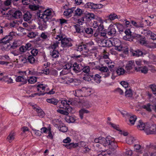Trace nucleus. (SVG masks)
Instances as JSON below:
<instances>
[{
	"label": "nucleus",
	"mask_w": 156,
	"mask_h": 156,
	"mask_svg": "<svg viewBox=\"0 0 156 156\" xmlns=\"http://www.w3.org/2000/svg\"><path fill=\"white\" fill-rule=\"evenodd\" d=\"M147 125V124H145L142 121L140 120L138 122V124L137 125V128L140 130H144L145 131V129L146 127V126Z\"/></svg>",
	"instance_id": "obj_17"
},
{
	"label": "nucleus",
	"mask_w": 156,
	"mask_h": 156,
	"mask_svg": "<svg viewBox=\"0 0 156 156\" xmlns=\"http://www.w3.org/2000/svg\"><path fill=\"white\" fill-rule=\"evenodd\" d=\"M83 33H86L88 34H93V30L92 28L90 27L85 28L83 29Z\"/></svg>",
	"instance_id": "obj_27"
},
{
	"label": "nucleus",
	"mask_w": 156,
	"mask_h": 156,
	"mask_svg": "<svg viewBox=\"0 0 156 156\" xmlns=\"http://www.w3.org/2000/svg\"><path fill=\"white\" fill-rule=\"evenodd\" d=\"M72 64L67 63L63 66V68L66 70H69L70 69L72 68Z\"/></svg>",
	"instance_id": "obj_54"
},
{
	"label": "nucleus",
	"mask_w": 156,
	"mask_h": 156,
	"mask_svg": "<svg viewBox=\"0 0 156 156\" xmlns=\"http://www.w3.org/2000/svg\"><path fill=\"white\" fill-rule=\"evenodd\" d=\"M125 72V70L122 68H118L116 70L115 73L119 75L123 74Z\"/></svg>",
	"instance_id": "obj_43"
},
{
	"label": "nucleus",
	"mask_w": 156,
	"mask_h": 156,
	"mask_svg": "<svg viewBox=\"0 0 156 156\" xmlns=\"http://www.w3.org/2000/svg\"><path fill=\"white\" fill-rule=\"evenodd\" d=\"M85 44L79 45L78 47L76 50L78 51H84L85 52Z\"/></svg>",
	"instance_id": "obj_40"
},
{
	"label": "nucleus",
	"mask_w": 156,
	"mask_h": 156,
	"mask_svg": "<svg viewBox=\"0 0 156 156\" xmlns=\"http://www.w3.org/2000/svg\"><path fill=\"white\" fill-rule=\"evenodd\" d=\"M135 71L137 72L145 74L147 73L148 69L147 67L146 66H143L137 67V68H135Z\"/></svg>",
	"instance_id": "obj_13"
},
{
	"label": "nucleus",
	"mask_w": 156,
	"mask_h": 156,
	"mask_svg": "<svg viewBox=\"0 0 156 156\" xmlns=\"http://www.w3.org/2000/svg\"><path fill=\"white\" fill-rule=\"evenodd\" d=\"M150 88L151 89L153 94H156V86L155 85H151L150 86Z\"/></svg>",
	"instance_id": "obj_58"
},
{
	"label": "nucleus",
	"mask_w": 156,
	"mask_h": 156,
	"mask_svg": "<svg viewBox=\"0 0 156 156\" xmlns=\"http://www.w3.org/2000/svg\"><path fill=\"white\" fill-rule=\"evenodd\" d=\"M63 145L68 149H71L72 148L76 147L78 146V143H72L69 144H64Z\"/></svg>",
	"instance_id": "obj_25"
},
{
	"label": "nucleus",
	"mask_w": 156,
	"mask_h": 156,
	"mask_svg": "<svg viewBox=\"0 0 156 156\" xmlns=\"http://www.w3.org/2000/svg\"><path fill=\"white\" fill-rule=\"evenodd\" d=\"M81 91L80 90H76L75 91V92L74 93V95L78 97H80L81 95L80 94Z\"/></svg>",
	"instance_id": "obj_60"
},
{
	"label": "nucleus",
	"mask_w": 156,
	"mask_h": 156,
	"mask_svg": "<svg viewBox=\"0 0 156 156\" xmlns=\"http://www.w3.org/2000/svg\"><path fill=\"white\" fill-rule=\"evenodd\" d=\"M38 35L37 32H30L28 34L27 36L31 38H34Z\"/></svg>",
	"instance_id": "obj_45"
},
{
	"label": "nucleus",
	"mask_w": 156,
	"mask_h": 156,
	"mask_svg": "<svg viewBox=\"0 0 156 156\" xmlns=\"http://www.w3.org/2000/svg\"><path fill=\"white\" fill-rule=\"evenodd\" d=\"M29 73L30 74L34 76H38L39 73L36 71L34 70L29 71Z\"/></svg>",
	"instance_id": "obj_64"
},
{
	"label": "nucleus",
	"mask_w": 156,
	"mask_h": 156,
	"mask_svg": "<svg viewBox=\"0 0 156 156\" xmlns=\"http://www.w3.org/2000/svg\"><path fill=\"white\" fill-rule=\"evenodd\" d=\"M83 14L82 10L80 9H77L75 11L74 16H81Z\"/></svg>",
	"instance_id": "obj_39"
},
{
	"label": "nucleus",
	"mask_w": 156,
	"mask_h": 156,
	"mask_svg": "<svg viewBox=\"0 0 156 156\" xmlns=\"http://www.w3.org/2000/svg\"><path fill=\"white\" fill-rule=\"evenodd\" d=\"M103 6L101 4H96L92 2H87L84 5L86 8L97 9L101 8Z\"/></svg>",
	"instance_id": "obj_9"
},
{
	"label": "nucleus",
	"mask_w": 156,
	"mask_h": 156,
	"mask_svg": "<svg viewBox=\"0 0 156 156\" xmlns=\"http://www.w3.org/2000/svg\"><path fill=\"white\" fill-rule=\"evenodd\" d=\"M137 67L135 66L134 61H129L127 63L125 68L126 70V72L129 73L130 72H132V71H131V70L133 69V71L135 70V68H137Z\"/></svg>",
	"instance_id": "obj_7"
},
{
	"label": "nucleus",
	"mask_w": 156,
	"mask_h": 156,
	"mask_svg": "<svg viewBox=\"0 0 156 156\" xmlns=\"http://www.w3.org/2000/svg\"><path fill=\"white\" fill-rule=\"evenodd\" d=\"M151 106L150 103H148L146 105L142 106V108L144 109H145L147 111L149 112H151V109L150 107Z\"/></svg>",
	"instance_id": "obj_44"
},
{
	"label": "nucleus",
	"mask_w": 156,
	"mask_h": 156,
	"mask_svg": "<svg viewBox=\"0 0 156 156\" xmlns=\"http://www.w3.org/2000/svg\"><path fill=\"white\" fill-rule=\"evenodd\" d=\"M133 55L134 56L136 57H139L140 56H141L143 55L142 52L140 50H137L134 51L132 53Z\"/></svg>",
	"instance_id": "obj_41"
},
{
	"label": "nucleus",
	"mask_w": 156,
	"mask_h": 156,
	"mask_svg": "<svg viewBox=\"0 0 156 156\" xmlns=\"http://www.w3.org/2000/svg\"><path fill=\"white\" fill-rule=\"evenodd\" d=\"M47 102L56 105L58 102V100L55 98H48L46 99Z\"/></svg>",
	"instance_id": "obj_26"
},
{
	"label": "nucleus",
	"mask_w": 156,
	"mask_h": 156,
	"mask_svg": "<svg viewBox=\"0 0 156 156\" xmlns=\"http://www.w3.org/2000/svg\"><path fill=\"white\" fill-rule=\"evenodd\" d=\"M12 0H5L3 4L5 6H9L12 3Z\"/></svg>",
	"instance_id": "obj_61"
},
{
	"label": "nucleus",
	"mask_w": 156,
	"mask_h": 156,
	"mask_svg": "<svg viewBox=\"0 0 156 156\" xmlns=\"http://www.w3.org/2000/svg\"><path fill=\"white\" fill-rule=\"evenodd\" d=\"M74 11L73 8L71 9H67L64 12V15L66 16H71L72 14L73 13Z\"/></svg>",
	"instance_id": "obj_22"
},
{
	"label": "nucleus",
	"mask_w": 156,
	"mask_h": 156,
	"mask_svg": "<svg viewBox=\"0 0 156 156\" xmlns=\"http://www.w3.org/2000/svg\"><path fill=\"white\" fill-rule=\"evenodd\" d=\"M121 27L120 25H110L108 29L107 34L111 36H115L116 31V28L117 27L118 28Z\"/></svg>",
	"instance_id": "obj_5"
},
{
	"label": "nucleus",
	"mask_w": 156,
	"mask_h": 156,
	"mask_svg": "<svg viewBox=\"0 0 156 156\" xmlns=\"http://www.w3.org/2000/svg\"><path fill=\"white\" fill-rule=\"evenodd\" d=\"M126 35L123 37V39L129 41H133V39L136 38L137 39L138 38L141 37V35L137 34H132V32L129 29H127L125 31Z\"/></svg>",
	"instance_id": "obj_3"
},
{
	"label": "nucleus",
	"mask_w": 156,
	"mask_h": 156,
	"mask_svg": "<svg viewBox=\"0 0 156 156\" xmlns=\"http://www.w3.org/2000/svg\"><path fill=\"white\" fill-rule=\"evenodd\" d=\"M145 132L147 134H154L156 133V125H149L146 126Z\"/></svg>",
	"instance_id": "obj_6"
},
{
	"label": "nucleus",
	"mask_w": 156,
	"mask_h": 156,
	"mask_svg": "<svg viewBox=\"0 0 156 156\" xmlns=\"http://www.w3.org/2000/svg\"><path fill=\"white\" fill-rule=\"evenodd\" d=\"M94 40L101 47H109L114 45L115 50L119 51H122L125 55L128 53L129 49L128 47L124 44H121L120 41L118 39H114V44L110 40L101 38L98 37H96Z\"/></svg>",
	"instance_id": "obj_1"
},
{
	"label": "nucleus",
	"mask_w": 156,
	"mask_h": 156,
	"mask_svg": "<svg viewBox=\"0 0 156 156\" xmlns=\"http://www.w3.org/2000/svg\"><path fill=\"white\" fill-rule=\"evenodd\" d=\"M120 84L125 88L128 87L129 86L128 82L125 81H121L120 82Z\"/></svg>",
	"instance_id": "obj_62"
},
{
	"label": "nucleus",
	"mask_w": 156,
	"mask_h": 156,
	"mask_svg": "<svg viewBox=\"0 0 156 156\" xmlns=\"http://www.w3.org/2000/svg\"><path fill=\"white\" fill-rule=\"evenodd\" d=\"M36 111L37 113V115L40 117L43 118L45 115L44 111L40 108L36 109Z\"/></svg>",
	"instance_id": "obj_32"
},
{
	"label": "nucleus",
	"mask_w": 156,
	"mask_h": 156,
	"mask_svg": "<svg viewBox=\"0 0 156 156\" xmlns=\"http://www.w3.org/2000/svg\"><path fill=\"white\" fill-rule=\"evenodd\" d=\"M31 53L32 55L34 57L36 56L38 52V51L37 49H33L31 51Z\"/></svg>",
	"instance_id": "obj_56"
},
{
	"label": "nucleus",
	"mask_w": 156,
	"mask_h": 156,
	"mask_svg": "<svg viewBox=\"0 0 156 156\" xmlns=\"http://www.w3.org/2000/svg\"><path fill=\"white\" fill-rule=\"evenodd\" d=\"M142 37L141 36V37H140L141 38L140 39L139 41L140 43L142 44L143 45H144L147 47V45L148 44V42L145 40L144 38L143 37L141 38ZM139 38H137V39H138ZM139 38H140V37Z\"/></svg>",
	"instance_id": "obj_46"
},
{
	"label": "nucleus",
	"mask_w": 156,
	"mask_h": 156,
	"mask_svg": "<svg viewBox=\"0 0 156 156\" xmlns=\"http://www.w3.org/2000/svg\"><path fill=\"white\" fill-rule=\"evenodd\" d=\"M107 17H108V20H113L116 19H118V16L116 14L113 13H111Z\"/></svg>",
	"instance_id": "obj_36"
},
{
	"label": "nucleus",
	"mask_w": 156,
	"mask_h": 156,
	"mask_svg": "<svg viewBox=\"0 0 156 156\" xmlns=\"http://www.w3.org/2000/svg\"><path fill=\"white\" fill-rule=\"evenodd\" d=\"M59 54L58 50H53L52 51H50V55L53 58H57L58 57Z\"/></svg>",
	"instance_id": "obj_19"
},
{
	"label": "nucleus",
	"mask_w": 156,
	"mask_h": 156,
	"mask_svg": "<svg viewBox=\"0 0 156 156\" xmlns=\"http://www.w3.org/2000/svg\"><path fill=\"white\" fill-rule=\"evenodd\" d=\"M80 116L81 119L83 118V114L84 113H88L89 112V111L88 110L85 109H82L79 111Z\"/></svg>",
	"instance_id": "obj_35"
},
{
	"label": "nucleus",
	"mask_w": 156,
	"mask_h": 156,
	"mask_svg": "<svg viewBox=\"0 0 156 156\" xmlns=\"http://www.w3.org/2000/svg\"><path fill=\"white\" fill-rule=\"evenodd\" d=\"M90 74H86V76L83 77V79L86 81H89L93 79V75Z\"/></svg>",
	"instance_id": "obj_38"
},
{
	"label": "nucleus",
	"mask_w": 156,
	"mask_h": 156,
	"mask_svg": "<svg viewBox=\"0 0 156 156\" xmlns=\"http://www.w3.org/2000/svg\"><path fill=\"white\" fill-rule=\"evenodd\" d=\"M94 45V43L92 42H90L88 43H86L85 44V52L87 53L90 50H94L96 48H92L91 47Z\"/></svg>",
	"instance_id": "obj_15"
},
{
	"label": "nucleus",
	"mask_w": 156,
	"mask_h": 156,
	"mask_svg": "<svg viewBox=\"0 0 156 156\" xmlns=\"http://www.w3.org/2000/svg\"><path fill=\"white\" fill-rule=\"evenodd\" d=\"M17 82H21L22 84H26L27 83V80L26 77L23 76H19L16 79Z\"/></svg>",
	"instance_id": "obj_16"
},
{
	"label": "nucleus",
	"mask_w": 156,
	"mask_h": 156,
	"mask_svg": "<svg viewBox=\"0 0 156 156\" xmlns=\"http://www.w3.org/2000/svg\"><path fill=\"white\" fill-rule=\"evenodd\" d=\"M115 139L114 138L111 137L110 136H108L106 138L102 137L101 141V144H102L104 146H107L110 145L111 141H113Z\"/></svg>",
	"instance_id": "obj_8"
},
{
	"label": "nucleus",
	"mask_w": 156,
	"mask_h": 156,
	"mask_svg": "<svg viewBox=\"0 0 156 156\" xmlns=\"http://www.w3.org/2000/svg\"><path fill=\"white\" fill-rule=\"evenodd\" d=\"M13 35V33H10L8 35H6L2 39L0 40V43H2V42L3 41V40H5V41H4V42L6 43L7 41H9V40L12 39Z\"/></svg>",
	"instance_id": "obj_18"
},
{
	"label": "nucleus",
	"mask_w": 156,
	"mask_h": 156,
	"mask_svg": "<svg viewBox=\"0 0 156 156\" xmlns=\"http://www.w3.org/2000/svg\"><path fill=\"white\" fill-rule=\"evenodd\" d=\"M145 33L147 34V35L146 36L150 35L152 39L153 40H156V35L153 33L151 31L146 30L145 32Z\"/></svg>",
	"instance_id": "obj_30"
},
{
	"label": "nucleus",
	"mask_w": 156,
	"mask_h": 156,
	"mask_svg": "<svg viewBox=\"0 0 156 156\" xmlns=\"http://www.w3.org/2000/svg\"><path fill=\"white\" fill-rule=\"evenodd\" d=\"M37 81V78L34 76L30 77L29 79L28 80V81L30 83H34Z\"/></svg>",
	"instance_id": "obj_49"
},
{
	"label": "nucleus",
	"mask_w": 156,
	"mask_h": 156,
	"mask_svg": "<svg viewBox=\"0 0 156 156\" xmlns=\"http://www.w3.org/2000/svg\"><path fill=\"white\" fill-rule=\"evenodd\" d=\"M82 70L86 74H90V68L88 66H84L83 68L82 67Z\"/></svg>",
	"instance_id": "obj_42"
},
{
	"label": "nucleus",
	"mask_w": 156,
	"mask_h": 156,
	"mask_svg": "<svg viewBox=\"0 0 156 156\" xmlns=\"http://www.w3.org/2000/svg\"><path fill=\"white\" fill-rule=\"evenodd\" d=\"M128 117H129V121L130 123L131 124L133 125L137 119L136 116L130 113V115Z\"/></svg>",
	"instance_id": "obj_24"
},
{
	"label": "nucleus",
	"mask_w": 156,
	"mask_h": 156,
	"mask_svg": "<svg viewBox=\"0 0 156 156\" xmlns=\"http://www.w3.org/2000/svg\"><path fill=\"white\" fill-rule=\"evenodd\" d=\"M132 24L136 27L139 28L140 27H143V25L142 24H138V23L134 21H131Z\"/></svg>",
	"instance_id": "obj_57"
},
{
	"label": "nucleus",
	"mask_w": 156,
	"mask_h": 156,
	"mask_svg": "<svg viewBox=\"0 0 156 156\" xmlns=\"http://www.w3.org/2000/svg\"><path fill=\"white\" fill-rule=\"evenodd\" d=\"M40 37L44 40H48V36L44 32H42L41 34Z\"/></svg>",
	"instance_id": "obj_53"
},
{
	"label": "nucleus",
	"mask_w": 156,
	"mask_h": 156,
	"mask_svg": "<svg viewBox=\"0 0 156 156\" xmlns=\"http://www.w3.org/2000/svg\"><path fill=\"white\" fill-rule=\"evenodd\" d=\"M39 5H36L35 4L34 5H29L30 9L33 11H35L38 10L39 8Z\"/></svg>",
	"instance_id": "obj_50"
},
{
	"label": "nucleus",
	"mask_w": 156,
	"mask_h": 156,
	"mask_svg": "<svg viewBox=\"0 0 156 156\" xmlns=\"http://www.w3.org/2000/svg\"><path fill=\"white\" fill-rule=\"evenodd\" d=\"M147 47L150 48H156V43H149L147 45Z\"/></svg>",
	"instance_id": "obj_52"
},
{
	"label": "nucleus",
	"mask_w": 156,
	"mask_h": 156,
	"mask_svg": "<svg viewBox=\"0 0 156 156\" xmlns=\"http://www.w3.org/2000/svg\"><path fill=\"white\" fill-rule=\"evenodd\" d=\"M61 104L63 105L64 107H69V105H74V103L72 100H68V101H62L61 102Z\"/></svg>",
	"instance_id": "obj_21"
},
{
	"label": "nucleus",
	"mask_w": 156,
	"mask_h": 156,
	"mask_svg": "<svg viewBox=\"0 0 156 156\" xmlns=\"http://www.w3.org/2000/svg\"><path fill=\"white\" fill-rule=\"evenodd\" d=\"M65 119L66 122L69 123H74L76 120V117L73 116H67Z\"/></svg>",
	"instance_id": "obj_23"
},
{
	"label": "nucleus",
	"mask_w": 156,
	"mask_h": 156,
	"mask_svg": "<svg viewBox=\"0 0 156 156\" xmlns=\"http://www.w3.org/2000/svg\"><path fill=\"white\" fill-rule=\"evenodd\" d=\"M9 13L12 15V17L15 19L20 18L22 15L21 11L19 10L15 11H11Z\"/></svg>",
	"instance_id": "obj_12"
},
{
	"label": "nucleus",
	"mask_w": 156,
	"mask_h": 156,
	"mask_svg": "<svg viewBox=\"0 0 156 156\" xmlns=\"http://www.w3.org/2000/svg\"><path fill=\"white\" fill-rule=\"evenodd\" d=\"M25 59L26 60L25 62H29L31 64L34 63L35 61L34 57L30 55H29L27 58H25Z\"/></svg>",
	"instance_id": "obj_20"
},
{
	"label": "nucleus",
	"mask_w": 156,
	"mask_h": 156,
	"mask_svg": "<svg viewBox=\"0 0 156 156\" xmlns=\"http://www.w3.org/2000/svg\"><path fill=\"white\" fill-rule=\"evenodd\" d=\"M73 42L71 38H64L61 42V46L63 48H68L73 46Z\"/></svg>",
	"instance_id": "obj_4"
},
{
	"label": "nucleus",
	"mask_w": 156,
	"mask_h": 156,
	"mask_svg": "<svg viewBox=\"0 0 156 156\" xmlns=\"http://www.w3.org/2000/svg\"><path fill=\"white\" fill-rule=\"evenodd\" d=\"M69 71V70H66L64 69L61 71L60 73V76L64 75L67 74Z\"/></svg>",
	"instance_id": "obj_63"
},
{
	"label": "nucleus",
	"mask_w": 156,
	"mask_h": 156,
	"mask_svg": "<svg viewBox=\"0 0 156 156\" xmlns=\"http://www.w3.org/2000/svg\"><path fill=\"white\" fill-rule=\"evenodd\" d=\"M76 32L78 33H82L83 31V27L81 26L79 24H77L74 26Z\"/></svg>",
	"instance_id": "obj_29"
},
{
	"label": "nucleus",
	"mask_w": 156,
	"mask_h": 156,
	"mask_svg": "<svg viewBox=\"0 0 156 156\" xmlns=\"http://www.w3.org/2000/svg\"><path fill=\"white\" fill-rule=\"evenodd\" d=\"M72 66L73 70L76 73L80 72L82 71V67L76 62L74 63Z\"/></svg>",
	"instance_id": "obj_14"
},
{
	"label": "nucleus",
	"mask_w": 156,
	"mask_h": 156,
	"mask_svg": "<svg viewBox=\"0 0 156 156\" xmlns=\"http://www.w3.org/2000/svg\"><path fill=\"white\" fill-rule=\"evenodd\" d=\"M14 135L13 133H10L7 138V140L9 142H11L14 139Z\"/></svg>",
	"instance_id": "obj_47"
},
{
	"label": "nucleus",
	"mask_w": 156,
	"mask_h": 156,
	"mask_svg": "<svg viewBox=\"0 0 156 156\" xmlns=\"http://www.w3.org/2000/svg\"><path fill=\"white\" fill-rule=\"evenodd\" d=\"M47 22L43 21V23L40 24L38 27L39 29L41 30H44L46 29L47 27Z\"/></svg>",
	"instance_id": "obj_33"
},
{
	"label": "nucleus",
	"mask_w": 156,
	"mask_h": 156,
	"mask_svg": "<svg viewBox=\"0 0 156 156\" xmlns=\"http://www.w3.org/2000/svg\"><path fill=\"white\" fill-rule=\"evenodd\" d=\"M59 43L60 42L58 41H55L52 44H51L49 48L53 50H55V49L58 47Z\"/></svg>",
	"instance_id": "obj_28"
},
{
	"label": "nucleus",
	"mask_w": 156,
	"mask_h": 156,
	"mask_svg": "<svg viewBox=\"0 0 156 156\" xmlns=\"http://www.w3.org/2000/svg\"><path fill=\"white\" fill-rule=\"evenodd\" d=\"M57 112L61 114L65 115L66 116H67L69 114V112L66 110H63L58 109L57 110Z\"/></svg>",
	"instance_id": "obj_51"
},
{
	"label": "nucleus",
	"mask_w": 156,
	"mask_h": 156,
	"mask_svg": "<svg viewBox=\"0 0 156 156\" xmlns=\"http://www.w3.org/2000/svg\"><path fill=\"white\" fill-rule=\"evenodd\" d=\"M67 130V127L65 126L60 127L59 129L60 131L64 133L66 132Z\"/></svg>",
	"instance_id": "obj_59"
},
{
	"label": "nucleus",
	"mask_w": 156,
	"mask_h": 156,
	"mask_svg": "<svg viewBox=\"0 0 156 156\" xmlns=\"http://www.w3.org/2000/svg\"><path fill=\"white\" fill-rule=\"evenodd\" d=\"M46 87H47V85H44L43 84H39L37 86V90L38 91L41 90H44Z\"/></svg>",
	"instance_id": "obj_48"
},
{
	"label": "nucleus",
	"mask_w": 156,
	"mask_h": 156,
	"mask_svg": "<svg viewBox=\"0 0 156 156\" xmlns=\"http://www.w3.org/2000/svg\"><path fill=\"white\" fill-rule=\"evenodd\" d=\"M125 95L127 97H131L132 95L131 90L130 89L129 90H126L125 91Z\"/></svg>",
	"instance_id": "obj_55"
},
{
	"label": "nucleus",
	"mask_w": 156,
	"mask_h": 156,
	"mask_svg": "<svg viewBox=\"0 0 156 156\" xmlns=\"http://www.w3.org/2000/svg\"><path fill=\"white\" fill-rule=\"evenodd\" d=\"M32 14L30 12L27 11L23 12V19L25 21H29V22L30 23L32 19Z\"/></svg>",
	"instance_id": "obj_10"
},
{
	"label": "nucleus",
	"mask_w": 156,
	"mask_h": 156,
	"mask_svg": "<svg viewBox=\"0 0 156 156\" xmlns=\"http://www.w3.org/2000/svg\"><path fill=\"white\" fill-rule=\"evenodd\" d=\"M37 16L43 19V21L48 22L54 21L55 20L54 18H52L55 16V13L51 8L48 9L42 12L39 10L37 13Z\"/></svg>",
	"instance_id": "obj_2"
},
{
	"label": "nucleus",
	"mask_w": 156,
	"mask_h": 156,
	"mask_svg": "<svg viewBox=\"0 0 156 156\" xmlns=\"http://www.w3.org/2000/svg\"><path fill=\"white\" fill-rule=\"evenodd\" d=\"M99 70L102 72L103 77H106L109 75L110 72L108 71V69L107 67L106 66L99 67Z\"/></svg>",
	"instance_id": "obj_11"
},
{
	"label": "nucleus",
	"mask_w": 156,
	"mask_h": 156,
	"mask_svg": "<svg viewBox=\"0 0 156 156\" xmlns=\"http://www.w3.org/2000/svg\"><path fill=\"white\" fill-rule=\"evenodd\" d=\"M101 76L98 74H96L94 77L93 76L94 81L98 83H100L101 81Z\"/></svg>",
	"instance_id": "obj_34"
},
{
	"label": "nucleus",
	"mask_w": 156,
	"mask_h": 156,
	"mask_svg": "<svg viewBox=\"0 0 156 156\" xmlns=\"http://www.w3.org/2000/svg\"><path fill=\"white\" fill-rule=\"evenodd\" d=\"M4 79V82L7 83V84H10L13 83L12 79L8 76H5Z\"/></svg>",
	"instance_id": "obj_37"
},
{
	"label": "nucleus",
	"mask_w": 156,
	"mask_h": 156,
	"mask_svg": "<svg viewBox=\"0 0 156 156\" xmlns=\"http://www.w3.org/2000/svg\"><path fill=\"white\" fill-rule=\"evenodd\" d=\"M136 140L132 136H128L126 139V143L129 144H132Z\"/></svg>",
	"instance_id": "obj_31"
}]
</instances>
